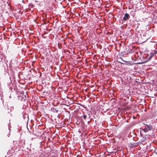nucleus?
<instances>
[{
  "instance_id": "nucleus-1",
  "label": "nucleus",
  "mask_w": 157,
  "mask_h": 157,
  "mask_svg": "<svg viewBox=\"0 0 157 157\" xmlns=\"http://www.w3.org/2000/svg\"><path fill=\"white\" fill-rule=\"evenodd\" d=\"M129 17V15L128 13H126L124 15V17H123V19L124 20L126 21L128 19Z\"/></svg>"
},
{
  "instance_id": "nucleus-2",
  "label": "nucleus",
  "mask_w": 157,
  "mask_h": 157,
  "mask_svg": "<svg viewBox=\"0 0 157 157\" xmlns=\"http://www.w3.org/2000/svg\"><path fill=\"white\" fill-rule=\"evenodd\" d=\"M104 107H105V106L104 105V106L103 107V108L102 109V110H103V112H106V111H107V110H108V109H104Z\"/></svg>"
},
{
  "instance_id": "nucleus-3",
  "label": "nucleus",
  "mask_w": 157,
  "mask_h": 157,
  "mask_svg": "<svg viewBox=\"0 0 157 157\" xmlns=\"http://www.w3.org/2000/svg\"><path fill=\"white\" fill-rule=\"evenodd\" d=\"M83 117L84 119H86V118L87 117H86V115H84L83 116Z\"/></svg>"
},
{
  "instance_id": "nucleus-4",
  "label": "nucleus",
  "mask_w": 157,
  "mask_h": 157,
  "mask_svg": "<svg viewBox=\"0 0 157 157\" xmlns=\"http://www.w3.org/2000/svg\"><path fill=\"white\" fill-rule=\"evenodd\" d=\"M110 15H112V14L110 13H109V17H111L110 16Z\"/></svg>"
},
{
  "instance_id": "nucleus-5",
  "label": "nucleus",
  "mask_w": 157,
  "mask_h": 157,
  "mask_svg": "<svg viewBox=\"0 0 157 157\" xmlns=\"http://www.w3.org/2000/svg\"><path fill=\"white\" fill-rule=\"evenodd\" d=\"M106 34H108V32H107L106 33Z\"/></svg>"
},
{
  "instance_id": "nucleus-6",
  "label": "nucleus",
  "mask_w": 157,
  "mask_h": 157,
  "mask_svg": "<svg viewBox=\"0 0 157 157\" xmlns=\"http://www.w3.org/2000/svg\"><path fill=\"white\" fill-rule=\"evenodd\" d=\"M146 132V131L144 130V132Z\"/></svg>"
}]
</instances>
